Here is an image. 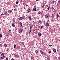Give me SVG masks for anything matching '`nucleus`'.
Segmentation results:
<instances>
[{"mask_svg": "<svg viewBox=\"0 0 60 60\" xmlns=\"http://www.w3.org/2000/svg\"><path fill=\"white\" fill-rule=\"evenodd\" d=\"M41 27V26H39V28H40Z\"/></svg>", "mask_w": 60, "mask_h": 60, "instance_id": "44", "label": "nucleus"}, {"mask_svg": "<svg viewBox=\"0 0 60 60\" xmlns=\"http://www.w3.org/2000/svg\"><path fill=\"white\" fill-rule=\"evenodd\" d=\"M48 21H49V20H48Z\"/></svg>", "mask_w": 60, "mask_h": 60, "instance_id": "50", "label": "nucleus"}, {"mask_svg": "<svg viewBox=\"0 0 60 60\" xmlns=\"http://www.w3.org/2000/svg\"><path fill=\"white\" fill-rule=\"evenodd\" d=\"M1 59H4V58H3L2 57H1Z\"/></svg>", "mask_w": 60, "mask_h": 60, "instance_id": "41", "label": "nucleus"}, {"mask_svg": "<svg viewBox=\"0 0 60 60\" xmlns=\"http://www.w3.org/2000/svg\"><path fill=\"white\" fill-rule=\"evenodd\" d=\"M21 2H23V0H21Z\"/></svg>", "mask_w": 60, "mask_h": 60, "instance_id": "47", "label": "nucleus"}, {"mask_svg": "<svg viewBox=\"0 0 60 60\" xmlns=\"http://www.w3.org/2000/svg\"><path fill=\"white\" fill-rule=\"evenodd\" d=\"M18 7V6H15L14 7Z\"/></svg>", "mask_w": 60, "mask_h": 60, "instance_id": "38", "label": "nucleus"}, {"mask_svg": "<svg viewBox=\"0 0 60 60\" xmlns=\"http://www.w3.org/2000/svg\"><path fill=\"white\" fill-rule=\"evenodd\" d=\"M4 15V14H2L1 15V16H3V15Z\"/></svg>", "mask_w": 60, "mask_h": 60, "instance_id": "42", "label": "nucleus"}, {"mask_svg": "<svg viewBox=\"0 0 60 60\" xmlns=\"http://www.w3.org/2000/svg\"><path fill=\"white\" fill-rule=\"evenodd\" d=\"M5 14H6V15H7V12H5Z\"/></svg>", "mask_w": 60, "mask_h": 60, "instance_id": "30", "label": "nucleus"}, {"mask_svg": "<svg viewBox=\"0 0 60 60\" xmlns=\"http://www.w3.org/2000/svg\"><path fill=\"white\" fill-rule=\"evenodd\" d=\"M57 20H58V19H57Z\"/></svg>", "mask_w": 60, "mask_h": 60, "instance_id": "55", "label": "nucleus"}, {"mask_svg": "<svg viewBox=\"0 0 60 60\" xmlns=\"http://www.w3.org/2000/svg\"><path fill=\"white\" fill-rule=\"evenodd\" d=\"M52 4H54V1L53 0L52 1Z\"/></svg>", "mask_w": 60, "mask_h": 60, "instance_id": "31", "label": "nucleus"}, {"mask_svg": "<svg viewBox=\"0 0 60 60\" xmlns=\"http://www.w3.org/2000/svg\"><path fill=\"white\" fill-rule=\"evenodd\" d=\"M44 5H43L42 6V7H43V8H44Z\"/></svg>", "mask_w": 60, "mask_h": 60, "instance_id": "40", "label": "nucleus"}, {"mask_svg": "<svg viewBox=\"0 0 60 60\" xmlns=\"http://www.w3.org/2000/svg\"><path fill=\"white\" fill-rule=\"evenodd\" d=\"M49 47H51L52 46V45H49Z\"/></svg>", "mask_w": 60, "mask_h": 60, "instance_id": "37", "label": "nucleus"}, {"mask_svg": "<svg viewBox=\"0 0 60 60\" xmlns=\"http://www.w3.org/2000/svg\"><path fill=\"white\" fill-rule=\"evenodd\" d=\"M11 12H12V10H9L8 11V12L9 13H11Z\"/></svg>", "mask_w": 60, "mask_h": 60, "instance_id": "4", "label": "nucleus"}, {"mask_svg": "<svg viewBox=\"0 0 60 60\" xmlns=\"http://www.w3.org/2000/svg\"><path fill=\"white\" fill-rule=\"evenodd\" d=\"M45 25H46V26H47V27H48V26H49V24L48 23H46Z\"/></svg>", "mask_w": 60, "mask_h": 60, "instance_id": "8", "label": "nucleus"}, {"mask_svg": "<svg viewBox=\"0 0 60 60\" xmlns=\"http://www.w3.org/2000/svg\"><path fill=\"white\" fill-rule=\"evenodd\" d=\"M16 4H18V2H16Z\"/></svg>", "mask_w": 60, "mask_h": 60, "instance_id": "39", "label": "nucleus"}, {"mask_svg": "<svg viewBox=\"0 0 60 60\" xmlns=\"http://www.w3.org/2000/svg\"><path fill=\"white\" fill-rule=\"evenodd\" d=\"M3 46V45H2V44H0V46H1V47H2Z\"/></svg>", "mask_w": 60, "mask_h": 60, "instance_id": "27", "label": "nucleus"}, {"mask_svg": "<svg viewBox=\"0 0 60 60\" xmlns=\"http://www.w3.org/2000/svg\"><path fill=\"white\" fill-rule=\"evenodd\" d=\"M28 12H30V9H28Z\"/></svg>", "mask_w": 60, "mask_h": 60, "instance_id": "32", "label": "nucleus"}, {"mask_svg": "<svg viewBox=\"0 0 60 60\" xmlns=\"http://www.w3.org/2000/svg\"><path fill=\"white\" fill-rule=\"evenodd\" d=\"M22 19H25V16H22Z\"/></svg>", "mask_w": 60, "mask_h": 60, "instance_id": "23", "label": "nucleus"}, {"mask_svg": "<svg viewBox=\"0 0 60 60\" xmlns=\"http://www.w3.org/2000/svg\"><path fill=\"white\" fill-rule=\"evenodd\" d=\"M9 32H11V30H9Z\"/></svg>", "mask_w": 60, "mask_h": 60, "instance_id": "48", "label": "nucleus"}, {"mask_svg": "<svg viewBox=\"0 0 60 60\" xmlns=\"http://www.w3.org/2000/svg\"><path fill=\"white\" fill-rule=\"evenodd\" d=\"M22 19H23V18L21 17H20L19 18L20 20H22Z\"/></svg>", "mask_w": 60, "mask_h": 60, "instance_id": "7", "label": "nucleus"}, {"mask_svg": "<svg viewBox=\"0 0 60 60\" xmlns=\"http://www.w3.org/2000/svg\"><path fill=\"white\" fill-rule=\"evenodd\" d=\"M51 51H50L49 52V53L50 54L51 53Z\"/></svg>", "mask_w": 60, "mask_h": 60, "instance_id": "36", "label": "nucleus"}, {"mask_svg": "<svg viewBox=\"0 0 60 60\" xmlns=\"http://www.w3.org/2000/svg\"><path fill=\"white\" fill-rule=\"evenodd\" d=\"M28 18L29 20H32V18H31V17L30 16H29Z\"/></svg>", "mask_w": 60, "mask_h": 60, "instance_id": "5", "label": "nucleus"}, {"mask_svg": "<svg viewBox=\"0 0 60 60\" xmlns=\"http://www.w3.org/2000/svg\"><path fill=\"white\" fill-rule=\"evenodd\" d=\"M31 59H32L33 58V56H31Z\"/></svg>", "mask_w": 60, "mask_h": 60, "instance_id": "26", "label": "nucleus"}, {"mask_svg": "<svg viewBox=\"0 0 60 60\" xmlns=\"http://www.w3.org/2000/svg\"><path fill=\"white\" fill-rule=\"evenodd\" d=\"M36 1H38V0H36Z\"/></svg>", "mask_w": 60, "mask_h": 60, "instance_id": "51", "label": "nucleus"}, {"mask_svg": "<svg viewBox=\"0 0 60 60\" xmlns=\"http://www.w3.org/2000/svg\"><path fill=\"white\" fill-rule=\"evenodd\" d=\"M59 1H60V0H59Z\"/></svg>", "mask_w": 60, "mask_h": 60, "instance_id": "54", "label": "nucleus"}, {"mask_svg": "<svg viewBox=\"0 0 60 60\" xmlns=\"http://www.w3.org/2000/svg\"><path fill=\"white\" fill-rule=\"evenodd\" d=\"M38 14H41V12H39Z\"/></svg>", "mask_w": 60, "mask_h": 60, "instance_id": "35", "label": "nucleus"}, {"mask_svg": "<svg viewBox=\"0 0 60 60\" xmlns=\"http://www.w3.org/2000/svg\"><path fill=\"white\" fill-rule=\"evenodd\" d=\"M4 54L3 53H2L1 54V56H4Z\"/></svg>", "mask_w": 60, "mask_h": 60, "instance_id": "19", "label": "nucleus"}, {"mask_svg": "<svg viewBox=\"0 0 60 60\" xmlns=\"http://www.w3.org/2000/svg\"><path fill=\"white\" fill-rule=\"evenodd\" d=\"M2 36H3V35L1 34H0V37H2Z\"/></svg>", "mask_w": 60, "mask_h": 60, "instance_id": "24", "label": "nucleus"}, {"mask_svg": "<svg viewBox=\"0 0 60 60\" xmlns=\"http://www.w3.org/2000/svg\"><path fill=\"white\" fill-rule=\"evenodd\" d=\"M15 20H14L13 19V22H15Z\"/></svg>", "mask_w": 60, "mask_h": 60, "instance_id": "28", "label": "nucleus"}, {"mask_svg": "<svg viewBox=\"0 0 60 60\" xmlns=\"http://www.w3.org/2000/svg\"><path fill=\"white\" fill-rule=\"evenodd\" d=\"M47 59H49V58L48 57H47Z\"/></svg>", "mask_w": 60, "mask_h": 60, "instance_id": "52", "label": "nucleus"}, {"mask_svg": "<svg viewBox=\"0 0 60 60\" xmlns=\"http://www.w3.org/2000/svg\"><path fill=\"white\" fill-rule=\"evenodd\" d=\"M32 26L31 25L30 26V30H31V28H32Z\"/></svg>", "mask_w": 60, "mask_h": 60, "instance_id": "17", "label": "nucleus"}, {"mask_svg": "<svg viewBox=\"0 0 60 60\" xmlns=\"http://www.w3.org/2000/svg\"><path fill=\"white\" fill-rule=\"evenodd\" d=\"M12 25L13 27H14L15 26V23L14 22H12Z\"/></svg>", "mask_w": 60, "mask_h": 60, "instance_id": "1", "label": "nucleus"}, {"mask_svg": "<svg viewBox=\"0 0 60 60\" xmlns=\"http://www.w3.org/2000/svg\"><path fill=\"white\" fill-rule=\"evenodd\" d=\"M14 11H17V9H15L14 10Z\"/></svg>", "mask_w": 60, "mask_h": 60, "instance_id": "25", "label": "nucleus"}, {"mask_svg": "<svg viewBox=\"0 0 60 60\" xmlns=\"http://www.w3.org/2000/svg\"><path fill=\"white\" fill-rule=\"evenodd\" d=\"M3 56V57H5V56Z\"/></svg>", "mask_w": 60, "mask_h": 60, "instance_id": "49", "label": "nucleus"}, {"mask_svg": "<svg viewBox=\"0 0 60 60\" xmlns=\"http://www.w3.org/2000/svg\"><path fill=\"white\" fill-rule=\"evenodd\" d=\"M38 34L39 36H41V33H39Z\"/></svg>", "mask_w": 60, "mask_h": 60, "instance_id": "14", "label": "nucleus"}, {"mask_svg": "<svg viewBox=\"0 0 60 60\" xmlns=\"http://www.w3.org/2000/svg\"><path fill=\"white\" fill-rule=\"evenodd\" d=\"M45 21H44V24H45Z\"/></svg>", "mask_w": 60, "mask_h": 60, "instance_id": "45", "label": "nucleus"}, {"mask_svg": "<svg viewBox=\"0 0 60 60\" xmlns=\"http://www.w3.org/2000/svg\"><path fill=\"white\" fill-rule=\"evenodd\" d=\"M52 10H53L54 9V8L53 7V6H52Z\"/></svg>", "mask_w": 60, "mask_h": 60, "instance_id": "22", "label": "nucleus"}, {"mask_svg": "<svg viewBox=\"0 0 60 60\" xmlns=\"http://www.w3.org/2000/svg\"><path fill=\"white\" fill-rule=\"evenodd\" d=\"M11 60H14V59L12 58L11 59Z\"/></svg>", "mask_w": 60, "mask_h": 60, "instance_id": "46", "label": "nucleus"}, {"mask_svg": "<svg viewBox=\"0 0 60 60\" xmlns=\"http://www.w3.org/2000/svg\"><path fill=\"white\" fill-rule=\"evenodd\" d=\"M59 17V15H58V14L57 15V18H58Z\"/></svg>", "mask_w": 60, "mask_h": 60, "instance_id": "21", "label": "nucleus"}, {"mask_svg": "<svg viewBox=\"0 0 60 60\" xmlns=\"http://www.w3.org/2000/svg\"><path fill=\"white\" fill-rule=\"evenodd\" d=\"M49 17V15L47 14H46L45 15V18H46V19H47Z\"/></svg>", "mask_w": 60, "mask_h": 60, "instance_id": "3", "label": "nucleus"}, {"mask_svg": "<svg viewBox=\"0 0 60 60\" xmlns=\"http://www.w3.org/2000/svg\"><path fill=\"white\" fill-rule=\"evenodd\" d=\"M40 51L41 54H43V52H42V50H40Z\"/></svg>", "mask_w": 60, "mask_h": 60, "instance_id": "9", "label": "nucleus"}, {"mask_svg": "<svg viewBox=\"0 0 60 60\" xmlns=\"http://www.w3.org/2000/svg\"><path fill=\"white\" fill-rule=\"evenodd\" d=\"M35 7H36V6L35 5V6H34V8H35Z\"/></svg>", "mask_w": 60, "mask_h": 60, "instance_id": "43", "label": "nucleus"}, {"mask_svg": "<svg viewBox=\"0 0 60 60\" xmlns=\"http://www.w3.org/2000/svg\"><path fill=\"white\" fill-rule=\"evenodd\" d=\"M33 10L34 11H36V8H33Z\"/></svg>", "mask_w": 60, "mask_h": 60, "instance_id": "16", "label": "nucleus"}, {"mask_svg": "<svg viewBox=\"0 0 60 60\" xmlns=\"http://www.w3.org/2000/svg\"><path fill=\"white\" fill-rule=\"evenodd\" d=\"M4 47H6L7 46V45L6 44H4Z\"/></svg>", "mask_w": 60, "mask_h": 60, "instance_id": "13", "label": "nucleus"}, {"mask_svg": "<svg viewBox=\"0 0 60 60\" xmlns=\"http://www.w3.org/2000/svg\"><path fill=\"white\" fill-rule=\"evenodd\" d=\"M6 60H8V58H7L6 59Z\"/></svg>", "mask_w": 60, "mask_h": 60, "instance_id": "34", "label": "nucleus"}, {"mask_svg": "<svg viewBox=\"0 0 60 60\" xmlns=\"http://www.w3.org/2000/svg\"><path fill=\"white\" fill-rule=\"evenodd\" d=\"M53 52L54 53L56 52V50L55 49H53Z\"/></svg>", "mask_w": 60, "mask_h": 60, "instance_id": "6", "label": "nucleus"}, {"mask_svg": "<svg viewBox=\"0 0 60 60\" xmlns=\"http://www.w3.org/2000/svg\"><path fill=\"white\" fill-rule=\"evenodd\" d=\"M38 22L39 23H42V21L40 20L38 21Z\"/></svg>", "mask_w": 60, "mask_h": 60, "instance_id": "12", "label": "nucleus"}, {"mask_svg": "<svg viewBox=\"0 0 60 60\" xmlns=\"http://www.w3.org/2000/svg\"><path fill=\"white\" fill-rule=\"evenodd\" d=\"M38 52H39V51H38V50H36L35 51V52L36 53V54H37V53H38Z\"/></svg>", "mask_w": 60, "mask_h": 60, "instance_id": "10", "label": "nucleus"}, {"mask_svg": "<svg viewBox=\"0 0 60 60\" xmlns=\"http://www.w3.org/2000/svg\"><path fill=\"white\" fill-rule=\"evenodd\" d=\"M17 56V55H15V56Z\"/></svg>", "mask_w": 60, "mask_h": 60, "instance_id": "53", "label": "nucleus"}, {"mask_svg": "<svg viewBox=\"0 0 60 60\" xmlns=\"http://www.w3.org/2000/svg\"><path fill=\"white\" fill-rule=\"evenodd\" d=\"M9 50V49L8 48L7 49V51H8Z\"/></svg>", "mask_w": 60, "mask_h": 60, "instance_id": "29", "label": "nucleus"}, {"mask_svg": "<svg viewBox=\"0 0 60 60\" xmlns=\"http://www.w3.org/2000/svg\"><path fill=\"white\" fill-rule=\"evenodd\" d=\"M31 30H30V31L29 32V33L30 34V33H31Z\"/></svg>", "mask_w": 60, "mask_h": 60, "instance_id": "33", "label": "nucleus"}, {"mask_svg": "<svg viewBox=\"0 0 60 60\" xmlns=\"http://www.w3.org/2000/svg\"><path fill=\"white\" fill-rule=\"evenodd\" d=\"M43 26H41V28H40V29H42V28H43Z\"/></svg>", "mask_w": 60, "mask_h": 60, "instance_id": "20", "label": "nucleus"}, {"mask_svg": "<svg viewBox=\"0 0 60 60\" xmlns=\"http://www.w3.org/2000/svg\"><path fill=\"white\" fill-rule=\"evenodd\" d=\"M16 44H15L14 45V48H16Z\"/></svg>", "mask_w": 60, "mask_h": 60, "instance_id": "18", "label": "nucleus"}, {"mask_svg": "<svg viewBox=\"0 0 60 60\" xmlns=\"http://www.w3.org/2000/svg\"><path fill=\"white\" fill-rule=\"evenodd\" d=\"M49 9H50V6H49L47 8L48 11L49 10Z\"/></svg>", "mask_w": 60, "mask_h": 60, "instance_id": "11", "label": "nucleus"}, {"mask_svg": "<svg viewBox=\"0 0 60 60\" xmlns=\"http://www.w3.org/2000/svg\"><path fill=\"white\" fill-rule=\"evenodd\" d=\"M23 29H20L19 30L20 33H21V32L23 31Z\"/></svg>", "mask_w": 60, "mask_h": 60, "instance_id": "2", "label": "nucleus"}, {"mask_svg": "<svg viewBox=\"0 0 60 60\" xmlns=\"http://www.w3.org/2000/svg\"><path fill=\"white\" fill-rule=\"evenodd\" d=\"M20 23L21 26H22V27L23 26V25H22V23L21 22H20Z\"/></svg>", "mask_w": 60, "mask_h": 60, "instance_id": "15", "label": "nucleus"}]
</instances>
